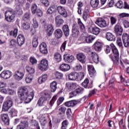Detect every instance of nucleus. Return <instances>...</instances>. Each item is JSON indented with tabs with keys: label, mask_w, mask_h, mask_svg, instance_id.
<instances>
[{
	"label": "nucleus",
	"mask_w": 129,
	"mask_h": 129,
	"mask_svg": "<svg viewBox=\"0 0 129 129\" xmlns=\"http://www.w3.org/2000/svg\"><path fill=\"white\" fill-rule=\"evenodd\" d=\"M110 21H111V25H114L115 24V23H116V21H117V19L115 17H110Z\"/></svg>",
	"instance_id": "680f3d73"
},
{
	"label": "nucleus",
	"mask_w": 129,
	"mask_h": 129,
	"mask_svg": "<svg viewBox=\"0 0 129 129\" xmlns=\"http://www.w3.org/2000/svg\"><path fill=\"white\" fill-rule=\"evenodd\" d=\"M10 36H13L14 38H17L18 36V30L17 29H14L13 31L10 32Z\"/></svg>",
	"instance_id": "de8ad7c7"
},
{
	"label": "nucleus",
	"mask_w": 129,
	"mask_h": 129,
	"mask_svg": "<svg viewBox=\"0 0 129 129\" xmlns=\"http://www.w3.org/2000/svg\"><path fill=\"white\" fill-rule=\"evenodd\" d=\"M39 50L42 54H48V47L47 44L45 42H42L39 46Z\"/></svg>",
	"instance_id": "ddd939ff"
},
{
	"label": "nucleus",
	"mask_w": 129,
	"mask_h": 129,
	"mask_svg": "<svg viewBox=\"0 0 129 129\" xmlns=\"http://www.w3.org/2000/svg\"><path fill=\"white\" fill-rule=\"evenodd\" d=\"M120 18H127L129 17L128 13H123L119 15Z\"/></svg>",
	"instance_id": "774afa93"
},
{
	"label": "nucleus",
	"mask_w": 129,
	"mask_h": 129,
	"mask_svg": "<svg viewBox=\"0 0 129 129\" xmlns=\"http://www.w3.org/2000/svg\"><path fill=\"white\" fill-rule=\"evenodd\" d=\"M33 23L32 24V26L34 28H37L38 27H39V24L38 23V21H37V19L36 18H34L33 19Z\"/></svg>",
	"instance_id": "864d4df0"
},
{
	"label": "nucleus",
	"mask_w": 129,
	"mask_h": 129,
	"mask_svg": "<svg viewBox=\"0 0 129 129\" xmlns=\"http://www.w3.org/2000/svg\"><path fill=\"white\" fill-rule=\"evenodd\" d=\"M55 77L57 79H61L63 77V74L59 72H57L55 74Z\"/></svg>",
	"instance_id": "bf43d9fd"
},
{
	"label": "nucleus",
	"mask_w": 129,
	"mask_h": 129,
	"mask_svg": "<svg viewBox=\"0 0 129 129\" xmlns=\"http://www.w3.org/2000/svg\"><path fill=\"white\" fill-rule=\"evenodd\" d=\"M50 89L51 92H55L57 89V82L53 81L50 84Z\"/></svg>",
	"instance_id": "f704fd0d"
},
{
	"label": "nucleus",
	"mask_w": 129,
	"mask_h": 129,
	"mask_svg": "<svg viewBox=\"0 0 129 129\" xmlns=\"http://www.w3.org/2000/svg\"><path fill=\"white\" fill-rule=\"evenodd\" d=\"M78 24L80 27V30L83 31H85V25L83 24V23H82V21H81V19H80V18L78 19Z\"/></svg>",
	"instance_id": "c9c22d12"
},
{
	"label": "nucleus",
	"mask_w": 129,
	"mask_h": 129,
	"mask_svg": "<svg viewBox=\"0 0 129 129\" xmlns=\"http://www.w3.org/2000/svg\"><path fill=\"white\" fill-rule=\"evenodd\" d=\"M48 68H49L48 60L46 59H42L40 63L38 65V69L41 70V71H46V70H48Z\"/></svg>",
	"instance_id": "39448f33"
},
{
	"label": "nucleus",
	"mask_w": 129,
	"mask_h": 129,
	"mask_svg": "<svg viewBox=\"0 0 129 129\" xmlns=\"http://www.w3.org/2000/svg\"><path fill=\"white\" fill-rule=\"evenodd\" d=\"M38 37L37 36H34L32 40V45L34 48L38 47Z\"/></svg>",
	"instance_id": "ea45409f"
},
{
	"label": "nucleus",
	"mask_w": 129,
	"mask_h": 129,
	"mask_svg": "<svg viewBox=\"0 0 129 129\" xmlns=\"http://www.w3.org/2000/svg\"><path fill=\"white\" fill-rule=\"evenodd\" d=\"M46 31L48 36H51L54 31V27H53V25L52 24L48 25Z\"/></svg>",
	"instance_id": "2f4dec72"
},
{
	"label": "nucleus",
	"mask_w": 129,
	"mask_h": 129,
	"mask_svg": "<svg viewBox=\"0 0 129 129\" xmlns=\"http://www.w3.org/2000/svg\"><path fill=\"white\" fill-rule=\"evenodd\" d=\"M116 44L119 48H123V45L122 44V41H121V38L120 37H118L116 40Z\"/></svg>",
	"instance_id": "37998d69"
},
{
	"label": "nucleus",
	"mask_w": 129,
	"mask_h": 129,
	"mask_svg": "<svg viewBox=\"0 0 129 129\" xmlns=\"http://www.w3.org/2000/svg\"><path fill=\"white\" fill-rule=\"evenodd\" d=\"M111 50V47L109 46L108 45H106L105 47V52L106 53V54H108L109 53H110V51Z\"/></svg>",
	"instance_id": "052dcab7"
},
{
	"label": "nucleus",
	"mask_w": 129,
	"mask_h": 129,
	"mask_svg": "<svg viewBox=\"0 0 129 129\" xmlns=\"http://www.w3.org/2000/svg\"><path fill=\"white\" fill-rule=\"evenodd\" d=\"M25 43V36L23 35H19L17 37V44L18 46H23Z\"/></svg>",
	"instance_id": "a211bd4d"
},
{
	"label": "nucleus",
	"mask_w": 129,
	"mask_h": 129,
	"mask_svg": "<svg viewBox=\"0 0 129 129\" xmlns=\"http://www.w3.org/2000/svg\"><path fill=\"white\" fill-rule=\"evenodd\" d=\"M55 25L57 27H60V26L64 24V21L59 16H57L55 17Z\"/></svg>",
	"instance_id": "aec40b11"
},
{
	"label": "nucleus",
	"mask_w": 129,
	"mask_h": 129,
	"mask_svg": "<svg viewBox=\"0 0 129 129\" xmlns=\"http://www.w3.org/2000/svg\"><path fill=\"white\" fill-rule=\"evenodd\" d=\"M56 99H57V96H53V97L52 98L51 100L50 101V103H49V105L50 107H51V106H53V104L55 103V101H56Z\"/></svg>",
	"instance_id": "6e6d98bb"
},
{
	"label": "nucleus",
	"mask_w": 129,
	"mask_h": 129,
	"mask_svg": "<svg viewBox=\"0 0 129 129\" xmlns=\"http://www.w3.org/2000/svg\"><path fill=\"white\" fill-rule=\"evenodd\" d=\"M75 90L77 94H82L84 92V89L81 87H79Z\"/></svg>",
	"instance_id": "3c124183"
},
{
	"label": "nucleus",
	"mask_w": 129,
	"mask_h": 129,
	"mask_svg": "<svg viewBox=\"0 0 129 129\" xmlns=\"http://www.w3.org/2000/svg\"><path fill=\"white\" fill-rule=\"evenodd\" d=\"M9 113L12 117H14V116H17L18 111L16 109L12 108L10 110Z\"/></svg>",
	"instance_id": "4c0bfd02"
},
{
	"label": "nucleus",
	"mask_w": 129,
	"mask_h": 129,
	"mask_svg": "<svg viewBox=\"0 0 129 129\" xmlns=\"http://www.w3.org/2000/svg\"><path fill=\"white\" fill-rule=\"evenodd\" d=\"M40 2L45 7H49L50 5L48 0H40Z\"/></svg>",
	"instance_id": "13d9d810"
},
{
	"label": "nucleus",
	"mask_w": 129,
	"mask_h": 129,
	"mask_svg": "<svg viewBox=\"0 0 129 129\" xmlns=\"http://www.w3.org/2000/svg\"><path fill=\"white\" fill-rule=\"evenodd\" d=\"M19 92V97L21 100H24L25 103H30L34 98V93L31 92L30 94H29L27 87H22L20 89Z\"/></svg>",
	"instance_id": "f257e3e1"
},
{
	"label": "nucleus",
	"mask_w": 129,
	"mask_h": 129,
	"mask_svg": "<svg viewBox=\"0 0 129 129\" xmlns=\"http://www.w3.org/2000/svg\"><path fill=\"white\" fill-rule=\"evenodd\" d=\"M88 69L89 71V75L91 77H93L94 75H96V71H95V69L92 65H88Z\"/></svg>",
	"instance_id": "f3484780"
},
{
	"label": "nucleus",
	"mask_w": 129,
	"mask_h": 129,
	"mask_svg": "<svg viewBox=\"0 0 129 129\" xmlns=\"http://www.w3.org/2000/svg\"><path fill=\"white\" fill-rule=\"evenodd\" d=\"M77 59H78L81 63H82V64H84V63L86 62V56L84 54H83V53L77 54Z\"/></svg>",
	"instance_id": "4468645a"
},
{
	"label": "nucleus",
	"mask_w": 129,
	"mask_h": 129,
	"mask_svg": "<svg viewBox=\"0 0 129 129\" xmlns=\"http://www.w3.org/2000/svg\"><path fill=\"white\" fill-rule=\"evenodd\" d=\"M95 24L98 25V26L101 28H105V27H107V26H108V24L106 23V21L104 20V19L101 18L97 19Z\"/></svg>",
	"instance_id": "0eeeda50"
},
{
	"label": "nucleus",
	"mask_w": 129,
	"mask_h": 129,
	"mask_svg": "<svg viewBox=\"0 0 129 129\" xmlns=\"http://www.w3.org/2000/svg\"><path fill=\"white\" fill-rule=\"evenodd\" d=\"M75 59V57H74V56L71 54H67L63 55V60L67 63H71L74 61Z\"/></svg>",
	"instance_id": "9d476101"
},
{
	"label": "nucleus",
	"mask_w": 129,
	"mask_h": 129,
	"mask_svg": "<svg viewBox=\"0 0 129 129\" xmlns=\"http://www.w3.org/2000/svg\"><path fill=\"white\" fill-rule=\"evenodd\" d=\"M0 120L3 122L6 125H9L10 124V117L8 114H1L0 115Z\"/></svg>",
	"instance_id": "423d86ee"
},
{
	"label": "nucleus",
	"mask_w": 129,
	"mask_h": 129,
	"mask_svg": "<svg viewBox=\"0 0 129 129\" xmlns=\"http://www.w3.org/2000/svg\"><path fill=\"white\" fill-rule=\"evenodd\" d=\"M66 86L67 88L71 91V90H73L76 88V83H67Z\"/></svg>",
	"instance_id": "7c9ffc66"
},
{
	"label": "nucleus",
	"mask_w": 129,
	"mask_h": 129,
	"mask_svg": "<svg viewBox=\"0 0 129 129\" xmlns=\"http://www.w3.org/2000/svg\"><path fill=\"white\" fill-rule=\"evenodd\" d=\"M78 79V74L76 72H72L68 75L69 80L74 81Z\"/></svg>",
	"instance_id": "412c9836"
},
{
	"label": "nucleus",
	"mask_w": 129,
	"mask_h": 129,
	"mask_svg": "<svg viewBox=\"0 0 129 129\" xmlns=\"http://www.w3.org/2000/svg\"><path fill=\"white\" fill-rule=\"evenodd\" d=\"M78 94L76 90L71 92L70 93V98H72V97H74V96H76Z\"/></svg>",
	"instance_id": "e2e57ef3"
},
{
	"label": "nucleus",
	"mask_w": 129,
	"mask_h": 129,
	"mask_svg": "<svg viewBox=\"0 0 129 129\" xmlns=\"http://www.w3.org/2000/svg\"><path fill=\"white\" fill-rule=\"evenodd\" d=\"M91 57L94 62L96 64L99 62V57H98V54H97L96 52H92Z\"/></svg>",
	"instance_id": "cd10ccee"
},
{
	"label": "nucleus",
	"mask_w": 129,
	"mask_h": 129,
	"mask_svg": "<svg viewBox=\"0 0 129 129\" xmlns=\"http://www.w3.org/2000/svg\"><path fill=\"white\" fill-rule=\"evenodd\" d=\"M5 20L9 23L14 22L16 18V11L12 8H8L5 14Z\"/></svg>",
	"instance_id": "f03ea898"
},
{
	"label": "nucleus",
	"mask_w": 129,
	"mask_h": 129,
	"mask_svg": "<svg viewBox=\"0 0 129 129\" xmlns=\"http://www.w3.org/2000/svg\"><path fill=\"white\" fill-rule=\"evenodd\" d=\"M122 39L123 42L129 40V36L127 33H123L122 36Z\"/></svg>",
	"instance_id": "5fc2aeb1"
},
{
	"label": "nucleus",
	"mask_w": 129,
	"mask_h": 129,
	"mask_svg": "<svg viewBox=\"0 0 129 129\" xmlns=\"http://www.w3.org/2000/svg\"><path fill=\"white\" fill-rule=\"evenodd\" d=\"M115 7L118 9H122L123 8V3L121 0H119L115 4Z\"/></svg>",
	"instance_id": "a18cd8bd"
},
{
	"label": "nucleus",
	"mask_w": 129,
	"mask_h": 129,
	"mask_svg": "<svg viewBox=\"0 0 129 129\" xmlns=\"http://www.w3.org/2000/svg\"><path fill=\"white\" fill-rule=\"evenodd\" d=\"M67 108L65 107H61L59 108L58 110L61 112L63 114H65V112H66Z\"/></svg>",
	"instance_id": "338daca9"
},
{
	"label": "nucleus",
	"mask_w": 129,
	"mask_h": 129,
	"mask_svg": "<svg viewBox=\"0 0 129 129\" xmlns=\"http://www.w3.org/2000/svg\"><path fill=\"white\" fill-rule=\"evenodd\" d=\"M110 46L111 48L112 52L114 55V56H110V57L114 63H117L119 59V52H118V50L113 43H111Z\"/></svg>",
	"instance_id": "7ed1b4c3"
},
{
	"label": "nucleus",
	"mask_w": 129,
	"mask_h": 129,
	"mask_svg": "<svg viewBox=\"0 0 129 129\" xmlns=\"http://www.w3.org/2000/svg\"><path fill=\"white\" fill-rule=\"evenodd\" d=\"M38 8L37 5L36 4H33L32 6L31 7V12L32 14H36L37 12V9Z\"/></svg>",
	"instance_id": "09e8293b"
},
{
	"label": "nucleus",
	"mask_w": 129,
	"mask_h": 129,
	"mask_svg": "<svg viewBox=\"0 0 129 129\" xmlns=\"http://www.w3.org/2000/svg\"><path fill=\"white\" fill-rule=\"evenodd\" d=\"M70 66L67 63H62L60 66V69L63 72H66L70 70Z\"/></svg>",
	"instance_id": "a878e982"
},
{
	"label": "nucleus",
	"mask_w": 129,
	"mask_h": 129,
	"mask_svg": "<svg viewBox=\"0 0 129 129\" xmlns=\"http://www.w3.org/2000/svg\"><path fill=\"white\" fill-rule=\"evenodd\" d=\"M54 35L56 39H60L63 35L62 30L60 29H57L54 32Z\"/></svg>",
	"instance_id": "c756f323"
},
{
	"label": "nucleus",
	"mask_w": 129,
	"mask_h": 129,
	"mask_svg": "<svg viewBox=\"0 0 129 129\" xmlns=\"http://www.w3.org/2000/svg\"><path fill=\"white\" fill-rule=\"evenodd\" d=\"M24 21H26L27 20H29L30 19V13H26L24 14L23 18Z\"/></svg>",
	"instance_id": "4d7b16f0"
},
{
	"label": "nucleus",
	"mask_w": 129,
	"mask_h": 129,
	"mask_svg": "<svg viewBox=\"0 0 129 129\" xmlns=\"http://www.w3.org/2000/svg\"><path fill=\"white\" fill-rule=\"evenodd\" d=\"M54 59L57 61L60 62L61 61V54L59 53H56L54 54Z\"/></svg>",
	"instance_id": "49530a36"
},
{
	"label": "nucleus",
	"mask_w": 129,
	"mask_h": 129,
	"mask_svg": "<svg viewBox=\"0 0 129 129\" xmlns=\"http://www.w3.org/2000/svg\"><path fill=\"white\" fill-rule=\"evenodd\" d=\"M89 31L94 35H98L100 33V29L96 27L89 28Z\"/></svg>",
	"instance_id": "4be33fe9"
},
{
	"label": "nucleus",
	"mask_w": 129,
	"mask_h": 129,
	"mask_svg": "<svg viewBox=\"0 0 129 129\" xmlns=\"http://www.w3.org/2000/svg\"><path fill=\"white\" fill-rule=\"evenodd\" d=\"M62 29L64 36L66 37H68L70 34V29H69V26L67 25H64L62 26Z\"/></svg>",
	"instance_id": "393cba45"
},
{
	"label": "nucleus",
	"mask_w": 129,
	"mask_h": 129,
	"mask_svg": "<svg viewBox=\"0 0 129 129\" xmlns=\"http://www.w3.org/2000/svg\"><path fill=\"white\" fill-rule=\"evenodd\" d=\"M28 126H29L28 121H21L20 124L17 125V129H26L27 127H28Z\"/></svg>",
	"instance_id": "6ab92c4d"
},
{
	"label": "nucleus",
	"mask_w": 129,
	"mask_h": 129,
	"mask_svg": "<svg viewBox=\"0 0 129 129\" xmlns=\"http://www.w3.org/2000/svg\"><path fill=\"white\" fill-rule=\"evenodd\" d=\"M11 106H13V100L11 97H8L3 104V111H8Z\"/></svg>",
	"instance_id": "20e7f679"
},
{
	"label": "nucleus",
	"mask_w": 129,
	"mask_h": 129,
	"mask_svg": "<svg viewBox=\"0 0 129 129\" xmlns=\"http://www.w3.org/2000/svg\"><path fill=\"white\" fill-rule=\"evenodd\" d=\"M95 39V37H94L92 35H89L86 38L85 41H86V43H92V42H93V40Z\"/></svg>",
	"instance_id": "e433bc0d"
},
{
	"label": "nucleus",
	"mask_w": 129,
	"mask_h": 129,
	"mask_svg": "<svg viewBox=\"0 0 129 129\" xmlns=\"http://www.w3.org/2000/svg\"><path fill=\"white\" fill-rule=\"evenodd\" d=\"M39 121L41 125H45L46 123H47V117L46 115H40Z\"/></svg>",
	"instance_id": "b1692460"
},
{
	"label": "nucleus",
	"mask_w": 129,
	"mask_h": 129,
	"mask_svg": "<svg viewBox=\"0 0 129 129\" xmlns=\"http://www.w3.org/2000/svg\"><path fill=\"white\" fill-rule=\"evenodd\" d=\"M17 45V41L15 39H12L10 41V46L11 47H15Z\"/></svg>",
	"instance_id": "69168bd1"
},
{
	"label": "nucleus",
	"mask_w": 129,
	"mask_h": 129,
	"mask_svg": "<svg viewBox=\"0 0 129 129\" xmlns=\"http://www.w3.org/2000/svg\"><path fill=\"white\" fill-rule=\"evenodd\" d=\"M77 103H78V101L76 100H73L66 102L64 103V105H66V106H67V107H71L75 106V105H76Z\"/></svg>",
	"instance_id": "5701e85b"
},
{
	"label": "nucleus",
	"mask_w": 129,
	"mask_h": 129,
	"mask_svg": "<svg viewBox=\"0 0 129 129\" xmlns=\"http://www.w3.org/2000/svg\"><path fill=\"white\" fill-rule=\"evenodd\" d=\"M13 73L10 71H4L2 72L0 74V77L3 78V79H9L12 76Z\"/></svg>",
	"instance_id": "6e6552de"
},
{
	"label": "nucleus",
	"mask_w": 129,
	"mask_h": 129,
	"mask_svg": "<svg viewBox=\"0 0 129 129\" xmlns=\"http://www.w3.org/2000/svg\"><path fill=\"white\" fill-rule=\"evenodd\" d=\"M23 28L24 29V30H29L30 29V23L28 22H25L22 25Z\"/></svg>",
	"instance_id": "603ef678"
},
{
	"label": "nucleus",
	"mask_w": 129,
	"mask_h": 129,
	"mask_svg": "<svg viewBox=\"0 0 129 129\" xmlns=\"http://www.w3.org/2000/svg\"><path fill=\"white\" fill-rule=\"evenodd\" d=\"M72 32L74 37H77L78 35H79V34L80 33V32L79 31V27H78V25L77 24H73Z\"/></svg>",
	"instance_id": "1a4fd4ad"
},
{
	"label": "nucleus",
	"mask_w": 129,
	"mask_h": 129,
	"mask_svg": "<svg viewBox=\"0 0 129 129\" xmlns=\"http://www.w3.org/2000/svg\"><path fill=\"white\" fill-rule=\"evenodd\" d=\"M57 11L60 15L62 16L64 18L67 17V11L65 8L62 6H58L57 7Z\"/></svg>",
	"instance_id": "2eb2a0df"
},
{
	"label": "nucleus",
	"mask_w": 129,
	"mask_h": 129,
	"mask_svg": "<svg viewBox=\"0 0 129 129\" xmlns=\"http://www.w3.org/2000/svg\"><path fill=\"white\" fill-rule=\"evenodd\" d=\"M45 101H46V98H44V97H41L37 102V105L38 106H42L43 104H44Z\"/></svg>",
	"instance_id": "58836bf2"
},
{
	"label": "nucleus",
	"mask_w": 129,
	"mask_h": 129,
	"mask_svg": "<svg viewBox=\"0 0 129 129\" xmlns=\"http://www.w3.org/2000/svg\"><path fill=\"white\" fill-rule=\"evenodd\" d=\"M103 44L99 41H96L94 44V50L97 52H100L101 50L102 49V46Z\"/></svg>",
	"instance_id": "dca6fc26"
},
{
	"label": "nucleus",
	"mask_w": 129,
	"mask_h": 129,
	"mask_svg": "<svg viewBox=\"0 0 129 129\" xmlns=\"http://www.w3.org/2000/svg\"><path fill=\"white\" fill-rule=\"evenodd\" d=\"M33 80V75L31 74H28L26 78L25 81L26 83H31Z\"/></svg>",
	"instance_id": "c03bdc74"
},
{
	"label": "nucleus",
	"mask_w": 129,
	"mask_h": 129,
	"mask_svg": "<svg viewBox=\"0 0 129 129\" xmlns=\"http://www.w3.org/2000/svg\"><path fill=\"white\" fill-rule=\"evenodd\" d=\"M106 38L108 41L114 42L115 41V36L110 32H107L106 34Z\"/></svg>",
	"instance_id": "bb28decb"
},
{
	"label": "nucleus",
	"mask_w": 129,
	"mask_h": 129,
	"mask_svg": "<svg viewBox=\"0 0 129 129\" xmlns=\"http://www.w3.org/2000/svg\"><path fill=\"white\" fill-rule=\"evenodd\" d=\"M55 10V6H52L48 9L46 13L48 15H51V14H53V13L54 12Z\"/></svg>",
	"instance_id": "79ce46f5"
},
{
	"label": "nucleus",
	"mask_w": 129,
	"mask_h": 129,
	"mask_svg": "<svg viewBox=\"0 0 129 129\" xmlns=\"http://www.w3.org/2000/svg\"><path fill=\"white\" fill-rule=\"evenodd\" d=\"M83 18L85 22H86V21L88 20V19H89V18H90V15L89 14V10H85L84 12Z\"/></svg>",
	"instance_id": "473e14b6"
},
{
	"label": "nucleus",
	"mask_w": 129,
	"mask_h": 129,
	"mask_svg": "<svg viewBox=\"0 0 129 129\" xmlns=\"http://www.w3.org/2000/svg\"><path fill=\"white\" fill-rule=\"evenodd\" d=\"M48 79V75L47 74H44L40 77L38 79V82L40 84L44 83Z\"/></svg>",
	"instance_id": "c85d7f7f"
},
{
	"label": "nucleus",
	"mask_w": 129,
	"mask_h": 129,
	"mask_svg": "<svg viewBox=\"0 0 129 129\" xmlns=\"http://www.w3.org/2000/svg\"><path fill=\"white\" fill-rule=\"evenodd\" d=\"M25 74L23 73L20 72L19 71H17L15 72V74H14L13 76L15 78L16 80L20 81V80H22L23 78H24V76Z\"/></svg>",
	"instance_id": "f8f14e48"
},
{
	"label": "nucleus",
	"mask_w": 129,
	"mask_h": 129,
	"mask_svg": "<svg viewBox=\"0 0 129 129\" xmlns=\"http://www.w3.org/2000/svg\"><path fill=\"white\" fill-rule=\"evenodd\" d=\"M88 83H89V80L88 78H86L84 81L82 83V86L85 88H86L88 86Z\"/></svg>",
	"instance_id": "8fccbe9b"
},
{
	"label": "nucleus",
	"mask_w": 129,
	"mask_h": 129,
	"mask_svg": "<svg viewBox=\"0 0 129 129\" xmlns=\"http://www.w3.org/2000/svg\"><path fill=\"white\" fill-rule=\"evenodd\" d=\"M90 5L92 8H97L99 5V0H90Z\"/></svg>",
	"instance_id": "72a5a7b5"
},
{
	"label": "nucleus",
	"mask_w": 129,
	"mask_h": 129,
	"mask_svg": "<svg viewBox=\"0 0 129 129\" xmlns=\"http://www.w3.org/2000/svg\"><path fill=\"white\" fill-rule=\"evenodd\" d=\"M114 31L117 36H121L122 35V32H123V29H122V27L120 25L116 24L114 27Z\"/></svg>",
	"instance_id": "9b49d317"
},
{
	"label": "nucleus",
	"mask_w": 129,
	"mask_h": 129,
	"mask_svg": "<svg viewBox=\"0 0 129 129\" xmlns=\"http://www.w3.org/2000/svg\"><path fill=\"white\" fill-rule=\"evenodd\" d=\"M122 24L125 28H129V22L126 20H123L122 22Z\"/></svg>",
	"instance_id": "0e129e2a"
},
{
	"label": "nucleus",
	"mask_w": 129,
	"mask_h": 129,
	"mask_svg": "<svg viewBox=\"0 0 129 129\" xmlns=\"http://www.w3.org/2000/svg\"><path fill=\"white\" fill-rule=\"evenodd\" d=\"M26 70L29 74H34L35 73V69L27 66L26 67Z\"/></svg>",
	"instance_id": "a19ab883"
}]
</instances>
